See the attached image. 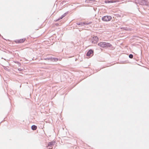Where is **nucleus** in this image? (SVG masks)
Wrapping results in <instances>:
<instances>
[{"label":"nucleus","instance_id":"nucleus-1","mask_svg":"<svg viewBox=\"0 0 149 149\" xmlns=\"http://www.w3.org/2000/svg\"><path fill=\"white\" fill-rule=\"evenodd\" d=\"M135 3L141 5H148L147 0H135Z\"/></svg>","mask_w":149,"mask_h":149},{"label":"nucleus","instance_id":"nucleus-2","mask_svg":"<svg viewBox=\"0 0 149 149\" xmlns=\"http://www.w3.org/2000/svg\"><path fill=\"white\" fill-rule=\"evenodd\" d=\"M111 19V17L110 16H106L103 17L102 19L104 21L107 22L110 21Z\"/></svg>","mask_w":149,"mask_h":149},{"label":"nucleus","instance_id":"nucleus-3","mask_svg":"<svg viewBox=\"0 0 149 149\" xmlns=\"http://www.w3.org/2000/svg\"><path fill=\"white\" fill-rule=\"evenodd\" d=\"M92 23L91 22H77V24L80 25L81 26H82L90 24Z\"/></svg>","mask_w":149,"mask_h":149},{"label":"nucleus","instance_id":"nucleus-4","mask_svg":"<svg viewBox=\"0 0 149 149\" xmlns=\"http://www.w3.org/2000/svg\"><path fill=\"white\" fill-rule=\"evenodd\" d=\"M93 51L92 49L89 50L87 53H86V56H89L92 55H93Z\"/></svg>","mask_w":149,"mask_h":149},{"label":"nucleus","instance_id":"nucleus-5","mask_svg":"<svg viewBox=\"0 0 149 149\" xmlns=\"http://www.w3.org/2000/svg\"><path fill=\"white\" fill-rule=\"evenodd\" d=\"M112 45L109 43L104 42V48H108V47H111Z\"/></svg>","mask_w":149,"mask_h":149},{"label":"nucleus","instance_id":"nucleus-6","mask_svg":"<svg viewBox=\"0 0 149 149\" xmlns=\"http://www.w3.org/2000/svg\"><path fill=\"white\" fill-rule=\"evenodd\" d=\"M25 40V38H23L19 40H17L15 41V42L18 43H22Z\"/></svg>","mask_w":149,"mask_h":149},{"label":"nucleus","instance_id":"nucleus-7","mask_svg":"<svg viewBox=\"0 0 149 149\" xmlns=\"http://www.w3.org/2000/svg\"><path fill=\"white\" fill-rule=\"evenodd\" d=\"M55 143V142L54 141H52L50 142H49L48 143V147H52Z\"/></svg>","mask_w":149,"mask_h":149},{"label":"nucleus","instance_id":"nucleus-8","mask_svg":"<svg viewBox=\"0 0 149 149\" xmlns=\"http://www.w3.org/2000/svg\"><path fill=\"white\" fill-rule=\"evenodd\" d=\"M98 45L100 47L104 48V42H100L98 44Z\"/></svg>","mask_w":149,"mask_h":149},{"label":"nucleus","instance_id":"nucleus-9","mask_svg":"<svg viewBox=\"0 0 149 149\" xmlns=\"http://www.w3.org/2000/svg\"><path fill=\"white\" fill-rule=\"evenodd\" d=\"M47 59H52L54 61H56L58 60V58H53V57H49V58H47Z\"/></svg>","mask_w":149,"mask_h":149},{"label":"nucleus","instance_id":"nucleus-10","mask_svg":"<svg viewBox=\"0 0 149 149\" xmlns=\"http://www.w3.org/2000/svg\"><path fill=\"white\" fill-rule=\"evenodd\" d=\"M31 129L33 130H36L37 128V127L34 125H33L32 126H31Z\"/></svg>","mask_w":149,"mask_h":149},{"label":"nucleus","instance_id":"nucleus-11","mask_svg":"<svg viewBox=\"0 0 149 149\" xmlns=\"http://www.w3.org/2000/svg\"><path fill=\"white\" fill-rule=\"evenodd\" d=\"M92 40L98 41V38L97 36H95L93 37Z\"/></svg>","mask_w":149,"mask_h":149},{"label":"nucleus","instance_id":"nucleus-12","mask_svg":"<svg viewBox=\"0 0 149 149\" xmlns=\"http://www.w3.org/2000/svg\"><path fill=\"white\" fill-rule=\"evenodd\" d=\"M63 17V16L62 15L59 18H58L57 19H56V20H55V21H58L59 20L62 19Z\"/></svg>","mask_w":149,"mask_h":149},{"label":"nucleus","instance_id":"nucleus-13","mask_svg":"<svg viewBox=\"0 0 149 149\" xmlns=\"http://www.w3.org/2000/svg\"><path fill=\"white\" fill-rule=\"evenodd\" d=\"M123 29L124 30H127V31H129L130 30V28H127V27H124L123 28Z\"/></svg>","mask_w":149,"mask_h":149},{"label":"nucleus","instance_id":"nucleus-14","mask_svg":"<svg viewBox=\"0 0 149 149\" xmlns=\"http://www.w3.org/2000/svg\"><path fill=\"white\" fill-rule=\"evenodd\" d=\"M98 41H95V40H92V42L94 44H96L97 43Z\"/></svg>","mask_w":149,"mask_h":149},{"label":"nucleus","instance_id":"nucleus-15","mask_svg":"<svg viewBox=\"0 0 149 149\" xmlns=\"http://www.w3.org/2000/svg\"><path fill=\"white\" fill-rule=\"evenodd\" d=\"M133 56L132 54H130L129 55V57L130 58H133Z\"/></svg>","mask_w":149,"mask_h":149},{"label":"nucleus","instance_id":"nucleus-16","mask_svg":"<svg viewBox=\"0 0 149 149\" xmlns=\"http://www.w3.org/2000/svg\"><path fill=\"white\" fill-rule=\"evenodd\" d=\"M15 63H17V64H18V65L19 66H20L21 65V63L19 62L16 61V62H15Z\"/></svg>","mask_w":149,"mask_h":149},{"label":"nucleus","instance_id":"nucleus-17","mask_svg":"<svg viewBox=\"0 0 149 149\" xmlns=\"http://www.w3.org/2000/svg\"><path fill=\"white\" fill-rule=\"evenodd\" d=\"M67 13H64V14H63L62 15L63 16V17H64L65 16H66V15H67Z\"/></svg>","mask_w":149,"mask_h":149},{"label":"nucleus","instance_id":"nucleus-18","mask_svg":"<svg viewBox=\"0 0 149 149\" xmlns=\"http://www.w3.org/2000/svg\"><path fill=\"white\" fill-rule=\"evenodd\" d=\"M18 70L19 71H23V69H21L20 68H18Z\"/></svg>","mask_w":149,"mask_h":149},{"label":"nucleus","instance_id":"nucleus-19","mask_svg":"<svg viewBox=\"0 0 149 149\" xmlns=\"http://www.w3.org/2000/svg\"><path fill=\"white\" fill-rule=\"evenodd\" d=\"M4 69L5 70H8V69L6 67H5L4 68Z\"/></svg>","mask_w":149,"mask_h":149},{"label":"nucleus","instance_id":"nucleus-20","mask_svg":"<svg viewBox=\"0 0 149 149\" xmlns=\"http://www.w3.org/2000/svg\"><path fill=\"white\" fill-rule=\"evenodd\" d=\"M1 36V34H0V36Z\"/></svg>","mask_w":149,"mask_h":149}]
</instances>
